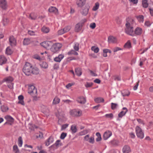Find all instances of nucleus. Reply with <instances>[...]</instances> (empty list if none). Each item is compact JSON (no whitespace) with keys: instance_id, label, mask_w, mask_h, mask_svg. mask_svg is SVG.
<instances>
[{"instance_id":"2eb2a0df","label":"nucleus","mask_w":153,"mask_h":153,"mask_svg":"<svg viewBox=\"0 0 153 153\" xmlns=\"http://www.w3.org/2000/svg\"><path fill=\"white\" fill-rule=\"evenodd\" d=\"M53 137L51 136L45 142V145L48 146L50 143H52L53 141Z\"/></svg>"},{"instance_id":"f257e3e1","label":"nucleus","mask_w":153,"mask_h":153,"mask_svg":"<svg viewBox=\"0 0 153 153\" xmlns=\"http://www.w3.org/2000/svg\"><path fill=\"white\" fill-rule=\"evenodd\" d=\"M32 65L28 62H26L23 67L22 70L24 73L27 76H29L31 74L32 70Z\"/></svg>"},{"instance_id":"423d86ee","label":"nucleus","mask_w":153,"mask_h":153,"mask_svg":"<svg viewBox=\"0 0 153 153\" xmlns=\"http://www.w3.org/2000/svg\"><path fill=\"white\" fill-rule=\"evenodd\" d=\"M89 7L88 5H85V7H82L80 11L81 14L83 16H86L88 13Z\"/></svg>"},{"instance_id":"b1692460","label":"nucleus","mask_w":153,"mask_h":153,"mask_svg":"<svg viewBox=\"0 0 153 153\" xmlns=\"http://www.w3.org/2000/svg\"><path fill=\"white\" fill-rule=\"evenodd\" d=\"M32 69L31 73L33 74L37 75L39 73V71L38 68L36 67H32Z\"/></svg>"},{"instance_id":"2f4dec72","label":"nucleus","mask_w":153,"mask_h":153,"mask_svg":"<svg viewBox=\"0 0 153 153\" xmlns=\"http://www.w3.org/2000/svg\"><path fill=\"white\" fill-rule=\"evenodd\" d=\"M58 10L56 7H51L48 9L50 13L55 12L57 11Z\"/></svg>"},{"instance_id":"f03ea898","label":"nucleus","mask_w":153,"mask_h":153,"mask_svg":"<svg viewBox=\"0 0 153 153\" xmlns=\"http://www.w3.org/2000/svg\"><path fill=\"white\" fill-rule=\"evenodd\" d=\"M51 48V51L54 53H56L60 50L62 48V45L61 44L57 43L53 44Z\"/></svg>"},{"instance_id":"864d4df0","label":"nucleus","mask_w":153,"mask_h":153,"mask_svg":"<svg viewBox=\"0 0 153 153\" xmlns=\"http://www.w3.org/2000/svg\"><path fill=\"white\" fill-rule=\"evenodd\" d=\"M67 134L66 133L62 132L60 136V138L61 139L63 140L64 139L65 137L67 136Z\"/></svg>"},{"instance_id":"bb28decb","label":"nucleus","mask_w":153,"mask_h":153,"mask_svg":"<svg viewBox=\"0 0 153 153\" xmlns=\"http://www.w3.org/2000/svg\"><path fill=\"white\" fill-rule=\"evenodd\" d=\"M95 102L97 103H100L101 102H104V100L103 98L101 97H97L95 98Z\"/></svg>"},{"instance_id":"393cba45","label":"nucleus","mask_w":153,"mask_h":153,"mask_svg":"<svg viewBox=\"0 0 153 153\" xmlns=\"http://www.w3.org/2000/svg\"><path fill=\"white\" fill-rule=\"evenodd\" d=\"M4 118L7 120V121L11 123H13L14 121V119L10 115L6 116Z\"/></svg>"},{"instance_id":"ddd939ff","label":"nucleus","mask_w":153,"mask_h":153,"mask_svg":"<svg viewBox=\"0 0 153 153\" xmlns=\"http://www.w3.org/2000/svg\"><path fill=\"white\" fill-rule=\"evenodd\" d=\"M86 1V0H79L76 1V4L78 7H82L85 5Z\"/></svg>"},{"instance_id":"0e129e2a","label":"nucleus","mask_w":153,"mask_h":153,"mask_svg":"<svg viewBox=\"0 0 153 153\" xmlns=\"http://www.w3.org/2000/svg\"><path fill=\"white\" fill-rule=\"evenodd\" d=\"M68 126V124H66L62 125L61 127V130H62L65 129Z\"/></svg>"},{"instance_id":"58836bf2","label":"nucleus","mask_w":153,"mask_h":153,"mask_svg":"<svg viewBox=\"0 0 153 153\" xmlns=\"http://www.w3.org/2000/svg\"><path fill=\"white\" fill-rule=\"evenodd\" d=\"M40 65L42 68H47L48 67L47 63L46 62H43Z\"/></svg>"},{"instance_id":"4c0bfd02","label":"nucleus","mask_w":153,"mask_h":153,"mask_svg":"<svg viewBox=\"0 0 153 153\" xmlns=\"http://www.w3.org/2000/svg\"><path fill=\"white\" fill-rule=\"evenodd\" d=\"M13 151L15 152V153H20L19 149L16 145H14L13 147Z\"/></svg>"},{"instance_id":"6ab92c4d","label":"nucleus","mask_w":153,"mask_h":153,"mask_svg":"<svg viewBox=\"0 0 153 153\" xmlns=\"http://www.w3.org/2000/svg\"><path fill=\"white\" fill-rule=\"evenodd\" d=\"M142 33V29L139 27H137L135 30L134 34L140 35Z\"/></svg>"},{"instance_id":"f704fd0d","label":"nucleus","mask_w":153,"mask_h":153,"mask_svg":"<svg viewBox=\"0 0 153 153\" xmlns=\"http://www.w3.org/2000/svg\"><path fill=\"white\" fill-rule=\"evenodd\" d=\"M142 4L143 7L144 8H146L148 6V3H147V0H143Z\"/></svg>"},{"instance_id":"5fc2aeb1","label":"nucleus","mask_w":153,"mask_h":153,"mask_svg":"<svg viewBox=\"0 0 153 153\" xmlns=\"http://www.w3.org/2000/svg\"><path fill=\"white\" fill-rule=\"evenodd\" d=\"M105 116L107 118H110L111 119L113 118V115L112 113L106 114L105 115Z\"/></svg>"},{"instance_id":"7ed1b4c3","label":"nucleus","mask_w":153,"mask_h":153,"mask_svg":"<svg viewBox=\"0 0 153 153\" xmlns=\"http://www.w3.org/2000/svg\"><path fill=\"white\" fill-rule=\"evenodd\" d=\"M130 23L127 22L126 24V28L125 29L126 33L130 36H134V33H133V27H130Z\"/></svg>"},{"instance_id":"e433bc0d","label":"nucleus","mask_w":153,"mask_h":153,"mask_svg":"<svg viewBox=\"0 0 153 153\" xmlns=\"http://www.w3.org/2000/svg\"><path fill=\"white\" fill-rule=\"evenodd\" d=\"M13 53V51L9 47H7L6 50V53L7 55H10Z\"/></svg>"},{"instance_id":"49530a36","label":"nucleus","mask_w":153,"mask_h":153,"mask_svg":"<svg viewBox=\"0 0 153 153\" xmlns=\"http://www.w3.org/2000/svg\"><path fill=\"white\" fill-rule=\"evenodd\" d=\"M99 3L98 2L95 3V6L93 8V10L96 11L99 8Z\"/></svg>"},{"instance_id":"a19ab883","label":"nucleus","mask_w":153,"mask_h":153,"mask_svg":"<svg viewBox=\"0 0 153 153\" xmlns=\"http://www.w3.org/2000/svg\"><path fill=\"white\" fill-rule=\"evenodd\" d=\"M92 51H93L94 53H97L99 51V48L98 47H96L95 46H93L91 48Z\"/></svg>"},{"instance_id":"1a4fd4ad","label":"nucleus","mask_w":153,"mask_h":153,"mask_svg":"<svg viewBox=\"0 0 153 153\" xmlns=\"http://www.w3.org/2000/svg\"><path fill=\"white\" fill-rule=\"evenodd\" d=\"M60 142V140H57L54 144L53 145L50 147V148L51 149H57L59 146H61L62 145V143H59Z\"/></svg>"},{"instance_id":"4468645a","label":"nucleus","mask_w":153,"mask_h":153,"mask_svg":"<svg viewBox=\"0 0 153 153\" xmlns=\"http://www.w3.org/2000/svg\"><path fill=\"white\" fill-rule=\"evenodd\" d=\"M123 153H129L131 152V149L129 146L125 145L123 148Z\"/></svg>"},{"instance_id":"79ce46f5","label":"nucleus","mask_w":153,"mask_h":153,"mask_svg":"<svg viewBox=\"0 0 153 153\" xmlns=\"http://www.w3.org/2000/svg\"><path fill=\"white\" fill-rule=\"evenodd\" d=\"M76 51L72 50L68 52V54L69 55H78V53L75 51Z\"/></svg>"},{"instance_id":"69168bd1","label":"nucleus","mask_w":153,"mask_h":153,"mask_svg":"<svg viewBox=\"0 0 153 153\" xmlns=\"http://www.w3.org/2000/svg\"><path fill=\"white\" fill-rule=\"evenodd\" d=\"M33 58L39 60H41L40 57L37 54L34 55L33 56Z\"/></svg>"},{"instance_id":"39448f33","label":"nucleus","mask_w":153,"mask_h":153,"mask_svg":"<svg viewBox=\"0 0 153 153\" xmlns=\"http://www.w3.org/2000/svg\"><path fill=\"white\" fill-rule=\"evenodd\" d=\"M53 43L51 41H45L40 43L41 45L46 49L50 48Z\"/></svg>"},{"instance_id":"9d476101","label":"nucleus","mask_w":153,"mask_h":153,"mask_svg":"<svg viewBox=\"0 0 153 153\" xmlns=\"http://www.w3.org/2000/svg\"><path fill=\"white\" fill-rule=\"evenodd\" d=\"M60 142V140H57L54 144L53 145L50 147V148L51 149H57L59 146H61L62 145V143H59Z\"/></svg>"},{"instance_id":"f8f14e48","label":"nucleus","mask_w":153,"mask_h":153,"mask_svg":"<svg viewBox=\"0 0 153 153\" xmlns=\"http://www.w3.org/2000/svg\"><path fill=\"white\" fill-rule=\"evenodd\" d=\"M76 101L79 103L82 104H85L86 102L85 98L82 96L79 97L77 99Z\"/></svg>"},{"instance_id":"e2e57ef3","label":"nucleus","mask_w":153,"mask_h":153,"mask_svg":"<svg viewBox=\"0 0 153 153\" xmlns=\"http://www.w3.org/2000/svg\"><path fill=\"white\" fill-rule=\"evenodd\" d=\"M64 31H65V32H66L68 31L71 29V27L70 26H67L65 27L64 29Z\"/></svg>"},{"instance_id":"72a5a7b5","label":"nucleus","mask_w":153,"mask_h":153,"mask_svg":"<svg viewBox=\"0 0 153 153\" xmlns=\"http://www.w3.org/2000/svg\"><path fill=\"white\" fill-rule=\"evenodd\" d=\"M131 47V44L130 40H128L124 45V47L125 48H129Z\"/></svg>"},{"instance_id":"09e8293b","label":"nucleus","mask_w":153,"mask_h":153,"mask_svg":"<svg viewBox=\"0 0 153 153\" xmlns=\"http://www.w3.org/2000/svg\"><path fill=\"white\" fill-rule=\"evenodd\" d=\"M70 114L73 116H77V111L76 110H73L70 112Z\"/></svg>"},{"instance_id":"5701e85b","label":"nucleus","mask_w":153,"mask_h":153,"mask_svg":"<svg viewBox=\"0 0 153 153\" xmlns=\"http://www.w3.org/2000/svg\"><path fill=\"white\" fill-rule=\"evenodd\" d=\"M18 100L19 101L18 102V104H21L22 105H24L25 103L23 101L24 97L22 95H19L18 97Z\"/></svg>"},{"instance_id":"c9c22d12","label":"nucleus","mask_w":153,"mask_h":153,"mask_svg":"<svg viewBox=\"0 0 153 153\" xmlns=\"http://www.w3.org/2000/svg\"><path fill=\"white\" fill-rule=\"evenodd\" d=\"M96 135L97 136V138L96 139V141L97 142H99L102 139L100 133L99 132H97L96 133Z\"/></svg>"},{"instance_id":"774afa93","label":"nucleus","mask_w":153,"mask_h":153,"mask_svg":"<svg viewBox=\"0 0 153 153\" xmlns=\"http://www.w3.org/2000/svg\"><path fill=\"white\" fill-rule=\"evenodd\" d=\"M117 23L118 24H120L121 23V20L119 18L117 17L116 19Z\"/></svg>"},{"instance_id":"473e14b6","label":"nucleus","mask_w":153,"mask_h":153,"mask_svg":"<svg viewBox=\"0 0 153 153\" xmlns=\"http://www.w3.org/2000/svg\"><path fill=\"white\" fill-rule=\"evenodd\" d=\"M60 101V100L59 98L57 97H55L53 99V104H57L58 103H59Z\"/></svg>"},{"instance_id":"c756f323","label":"nucleus","mask_w":153,"mask_h":153,"mask_svg":"<svg viewBox=\"0 0 153 153\" xmlns=\"http://www.w3.org/2000/svg\"><path fill=\"white\" fill-rule=\"evenodd\" d=\"M9 41L11 45L12 44L14 45L16 42V40L13 36L10 37Z\"/></svg>"},{"instance_id":"338daca9","label":"nucleus","mask_w":153,"mask_h":153,"mask_svg":"<svg viewBox=\"0 0 153 153\" xmlns=\"http://www.w3.org/2000/svg\"><path fill=\"white\" fill-rule=\"evenodd\" d=\"M113 50L114 52H115L118 51L122 50V49L119 47H117L113 48Z\"/></svg>"},{"instance_id":"052dcab7","label":"nucleus","mask_w":153,"mask_h":153,"mask_svg":"<svg viewBox=\"0 0 153 153\" xmlns=\"http://www.w3.org/2000/svg\"><path fill=\"white\" fill-rule=\"evenodd\" d=\"M88 133V130H85L79 133L80 135H85Z\"/></svg>"},{"instance_id":"603ef678","label":"nucleus","mask_w":153,"mask_h":153,"mask_svg":"<svg viewBox=\"0 0 153 153\" xmlns=\"http://www.w3.org/2000/svg\"><path fill=\"white\" fill-rule=\"evenodd\" d=\"M3 25L4 26L6 25L9 22L8 19L7 18H4L3 19Z\"/></svg>"},{"instance_id":"6e6552de","label":"nucleus","mask_w":153,"mask_h":153,"mask_svg":"<svg viewBox=\"0 0 153 153\" xmlns=\"http://www.w3.org/2000/svg\"><path fill=\"white\" fill-rule=\"evenodd\" d=\"M112 135V132L109 130L105 132L103 136V139L104 140H106Z\"/></svg>"},{"instance_id":"a878e982","label":"nucleus","mask_w":153,"mask_h":153,"mask_svg":"<svg viewBox=\"0 0 153 153\" xmlns=\"http://www.w3.org/2000/svg\"><path fill=\"white\" fill-rule=\"evenodd\" d=\"M30 43V39L29 38H25L23 41V45H27Z\"/></svg>"},{"instance_id":"0eeeda50","label":"nucleus","mask_w":153,"mask_h":153,"mask_svg":"<svg viewBox=\"0 0 153 153\" xmlns=\"http://www.w3.org/2000/svg\"><path fill=\"white\" fill-rule=\"evenodd\" d=\"M28 93L30 94L31 95H32V94L34 93L36 94L37 93V89L33 85L29 86Z\"/></svg>"},{"instance_id":"c03bdc74","label":"nucleus","mask_w":153,"mask_h":153,"mask_svg":"<svg viewBox=\"0 0 153 153\" xmlns=\"http://www.w3.org/2000/svg\"><path fill=\"white\" fill-rule=\"evenodd\" d=\"M42 31L44 33H47L49 32V29L48 27H43L42 28Z\"/></svg>"},{"instance_id":"ea45409f","label":"nucleus","mask_w":153,"mask_h":153,"mask_svg":"<svg viewBox=\"0 0 153 153\" xmlns=\"http://www.w3.org/2000/svg\"><path fill=\"white\" fill-rule=\"evenodd\" d=\"M111 144L114 146H117L119 143V141L116 140H114L111 141Z\"/></svg>"},{"instance_id":"3c124183","label":"nucleus","mask_w":153,"mask_h":153,"mask_svg":"<svg viewBox=\"0 0 153 153\" xmlns=\"http://www.w3.org/2000/svg\"><path fill=\"white\" fill-rule=\"evenodd\" d=\"M79 44L77 42H76L75 44L74 47V50L76 51H78L79 50Z\"/></svg>"},{"instance_id":"7c9ffc66","label":"nucleus","mask_w":153,"mask_h":153,"mask_svg":"<svg viewBox=\"0 0 153 153\" xmlns=\"http://www.w3.org/2000/svg\"><path fill=\"white\" fill-rule=\"evenodd\" d=\"M71 129L73 133H75L77 132V129L76 126V125H72L71 126Z\"/></svg>"},{"instance_id":"37998d69","label":"nucleus","mask_w":153,"mask_h":153,"mask_svg":"<svg viewBox=\"0 0 153 153\" xmlns=\"http://www.w3.org/2000/svg\"><path fill=\"white\" fill-rule=\"evenodd\" d=\"M18 143L19 146V147H21L22 146L23 143V141L21 137H19L18 138Z\"/></svg>"},{"instance_id":"f3484780","label":"nucleus","mask_w":153,"mask_h":153,"mask_svg":"<svg viewBox=\"0 0 153 153\" xmlns=\"http://www.w3.org/2000/svg\"><path fill=\"white\" fill-rule=\"evenodd\" d=\"M76 74L78 76H80L82 74V69L80 68H76L75 69Z\"/></svg>"},{"instance_id":"dca6fc26","label":"nucleus","mask_w":153,"mask_h":153,"mask_svg":"<svg viewBox=\"0 0 153 153\" xmlns=\"http://www.w3.org/2000/svg\"><path fill=\"white\" fill-rule=\"evenodd\" d=\"M64 57V55L63 54H60L58 56L55 58L54 59V60L56 62H60Z\"/></svg>"},{"instance_id":"a18cd8bd","label":"nucleus","mask_w":153,"mask_h":153,"mask_svg":"<svg viewBox=\"0 0 153 153\" xmlns=\"http://www.w3.org/2000/svg\"><path fill=\"white\" fill-rule=\"evenodd\" d=\"M126 113V111H122L118 114V116L120 118H122Z\"/></svg>"},{"instance_id":"a211bd4d","label":"nucleus","mask_w":153,"mask_h":153,"mask_svg":"<svg viewBox=\"0 0 153 153\" xmlns=\"http://www.w3.org/2000/svg\"><path fill=\"white\" fill-rule=\"evenodd\" d=\"M117 41L116 38L113 36H110L108 37V41L109 43H116Z\"/></svg>"},{"instance_id":"8fccbe9b","label":"nucleus","mask_w":153,"mask_h":153,"mask_svg":"<svg viewBox=\"0 0 153 153\" xmlns=\"http://www.w3.org/2000/svg\"><path fill=\"white\" fill-rule=\"evenodd\" d=\"M93 85V82H87L85 85L86 88H90Z\"/></svg>"},{"instance_id":"6e6d98bb","label":"nucleus","mask_w":153,"mask_h":153,"mask_svg":"<svg viewBox=\"0 0 153 153\" xmlns=\"http://www.w3.org/2000/svg\"><path fill=\"white\" fill-rule=\"evenodd\" d=\"M137 18L140 21H143L144 16L143 15H140L137 17Z\"/></svg>"},{"instance_id":"4d7b16f0","label":"nucleus","mask_w":153,"mask_h":153,"mask_svg":"<svg viewBox=\"0 0 153 153\" xmlns=\"http://www.w3.org/2000/svg\"><path fill=\"white\" fill-rule=\"evenodd\" d=\"M31 95L33 97V101H36L37 100L38 98L37 97V94H36L34 93V94H32V95Z\"/></svg>"},{"instance_id":"aec40b11","label":"nucleus","mask_w":153,"mask_h":153,"mask_svg":"<svg viewBox=\"0 0 153 153\" xmlns=\"http://www.w3.org/2000/svg\"><path fill=\"white\" fill-rule=\"evenodd\" d=\"M6 58L3 55H1L0 57V65L5 64L7 61Z\"/></svg>"},{"instance_id":"20e7f679","label":"nucleus","mask_w":153,"mask_h":153,"mask_svg":"<svg viewBox=\"0 0 153 153\" xmlns=\"http://www.w3.org/2000/svg\"><path fill=\"white\" fill-rule=\"evenodd\" d=\"M136 134L137 137L142 139L144 137V133L142 131V129L139 126H137L135 128Z\"/></svg>"},{"instance_id":"cd10ccee","label":"nucleus","mask_w":153,"mask_h":153,"mask_svg":"<svg viewBox=\"0 0 153 153\" xmlns=\"http://www.w3.org/2000/svg\"><path fill=\"white\" fill-rule=\"evenodd\" d=\"M1 109L2 111L5 112L8 110L9 108L6 105H3L1 106Z\"/></svg>"},{"instance_id":"680f3d73","label":"nucleus","mask_w":153,"mask_h":153,"mask_svg":"<svg viewBox=\"0 0 153 153\" xmlns=\"http://www.w3.org/2000/svg\"><path fill=\"white\" fill-rule=\"evenodd\" d=\"M96 26V25L95 23H92L90 24V27L92 29H94Z\"/></svg>"},{"instance_id":"de8ad7c7","label":"nucleus","mask_w":153,"mask_h":153,"mask_svg":"<svg viewBox=\"0 0 153 153\" xmlns=\"http://www.w3.org/2000/svg\"><path fill=\"white\" fill-rule=\"evenodd\" d=\"M111 108L112 110H114L116 109L118 106V105L117 103L112 102L111 103Z\"/></svg>"},{"instance_id":"412c9836","label":"nucleus","mask_w":153,"mask_h":153,"mask_svg":"<svg viewBox=\"0 0 153 153\" xmlns=\"http://www.w3.org/2000/svg\"><path fill=\"white\" fill-rule=\"evenodd\" d=\"M82 27V24L79 23L76 25L75 30L76 32H78L81 30Z\"/></svg>"},{"instance_id":"bf43d9fd","label":"nucleus","mask_w":153,"mask_h":153,"mask_svg":"<svg viewBox=\"0 0 153 153\" xmlns=\"http://www.w3.org/2000/svg\"><path fill=\"white\" fill-rule=\"evenodd\" d=\"M65 33V31H64V30L63 29L59 30H58V34L59 35H62Z\"/></svg>"},{"instance_id":"c85d7f7f","label":"nucleus","mask_w":153,"mask_h":153,"mask_svg":"<svg viewBox=\"0 0 153 153\" xmlns=\"http://www.w3.org/2000/svg\"><path fill=\"white\" fill-rule=\"evenodd\" d=\"M122 94L123 97L128 96L130 94V92L127 90H124L122 91Z\"/></svg>"},{"instance_id":"9b49d317","label":"nucleus","mask_w":153,"mask_h":153,"mask_svg":"<svg viewBox=\"0 0 153 153\" xmlns=\"http://www.w3.org/2000/svg\"><path fill=\"white\" fill-rule=\"evenodd\" d=\"M0 7L3 10L7 9V6L6 0H0Z\"/></svg>"},{"instance_id":"13d9d810","label":"nucleus","mask_w":153,"mask_h":153,"mask_svg":"<svg viewBox=\"0 0 153 153\" xmlns=\"http://www.w3.org/2000/svg\"><path fill=\"white\" fill-rule=\"evenodd\" d=\"M88 142L90 143L93 144L94 142V138L93 137H91L88 140Z\"/></svg>"},{"instance_id":"4be33fe9","label":"nucleus","mask_w":153,"mask_h":153,"mask_svg":"<svg viewBox=\"0 0 153 153\" xmlns=\"http://www.w3.org/2000/svg\"><path fill=\"white\" fill-rule=\"evenodd\" d=\"M13 80V79L12 77L11 76H9L8 78L6 79H3V81H2V82H0V85L2 83L4 82H7L10 83L12 82Z\"/></svg>"}]
</instances>
